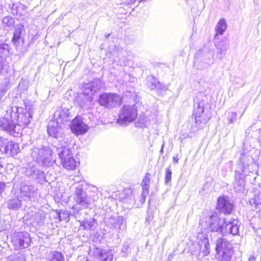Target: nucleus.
<instances>
[{
    "label": "nucleus",
    "mask_w": 261,
    "mask_h": 261,
    "mask_svg": "<svg viewBox=\"0 0 261 261\" xmlns=\"http://www.w3.org/2000/svg\"><path fill=\"white\" fill-rule=\"evenodd\" d=\"M239 221L232 219L226 221L225 219H221L216 213L200 220V225L205 227L212 232H217L222 236L227 233L233 236L237 235L239 232Z\"/></svg>",
    "instance_id": "nucleus-1"
},
{
    "label": "nucleus",
    "mask_w": 261,
    "mask_h": 261,
    "mask_svg": "<svg viewBox=\"0 0 261 261\" xmlns=\"http://www.w3.org/2000/svg\"><path fill=\"white\" fill-rule=\"evenodd\" d=\"M11 117L15 119L17 123V126H27L30 123V119L32 118V111H27L22 107L13 106L11 108Z\"/></svg>",
    "instance_id": "nucleus-2"
},
{
    "label": "nucleus",
    "mask_w": 261,
    "mask_h": 261,
    "mask_svg": "<svg viewBox=\"0 0 261 261\" xmlns=\"http://www.w3.org/2000/svg\"><path fill=\"white\" fill-rule=\"evenodd\" d=\"M138 110L135 105H125L120 110L117 122L121 125H127L137 118Z\"/></svg>",
    "instance_id": "nucleus-3"
},
{
    "label": "nucleus",
    "mask_w": 261,
    "mask_h": 261,
    "mask_svg": "<svg viewBox=\"0 0 261 261\" xmlns=\"http://www.w3.org/2000/svg\"><path fill=\"white\" fill-rule=\"evenodd\" d=\"M0 128L14 137L17 136L21 128L17 126L15 119L11 117V109L7 111V114L4 117L0 118Z\"/></svg>",
    "instance_id": "nucleus-4"
},
{
    "label": "nucleus",
    "mask_w": 261,
    "mask_h": 261,
    "mask_svg": "<svg viewBox=\"0 0 261 261\" xmlns=\"http://www.w3.org/2000/svg\"><path fill=\"white\" fill-rule=\"evenodd\" d=\"M232 244L224 238L220 237L216 241V250L220 261H230L233 254Z\"/></svg>",
    "instance_id": "nucleus-5"
},
{
    "label": "nucleus",
    "mask_w": 261,
    "mask_h": 261,
    "mask_svg": "<svg viewBox=\"0 0 261 261\" xmlns=\"http://www.w3.org/2000/svg\"><path fill=\"white\" fill-rule=\"evenodd\" d=\"M31 156L33 160L42 165L48 166L53 160L52 159V150L50 147H34Z\"/></svg>",
    "instance_id": "nucleus-6"
},
{
    "label": "nucleus",
    "mask_w": 261,
    "mask_h": 261,
    "mask_svg": "<svg viewBox=\"0 0 261 261\" xmlns=\"http://www.w3.org/2000/svg\"><path fill=\"white\" fill-rule=\"evenodd\" d=\"M102 87V83L98 79H95L92 82L85 84L84 87V91L77 98V101L82 100L79 102V105L83 108L85 106L87 101H91V98L88 95L90 93H94L100 90ZM92 93L91 94H92Z\"/></svg>",
    "instance_id": "nucleus-7"
},
{
    "label": "nucleus",
    "mask_w": 261,
    "mask_h": 261,
    "mask_svg": "<svg viewBox=\"0 0 261 261\" xmlns=\"http://www.w3.org/2000/svg\"><path fill=\"white\" fill-rule=\"evenodd\" d=\"M11 242L15 249H23L30 246L31 239L28 232H18L12 236Z\"/></svg>",
    "instance_id": "nucleus-8"
},
{
    "label": "nucleus",
    "mask_w": 261,
    "mask_h": 261,
    "mask_svg": "<svg viewBox=\"0 0 261 261\" xmlns=\"http://www.w3.org/2000/svg\"><path fill=\"white\" fill-rule=\"evenodd\" d=\"M197 248L193 251L194 254H201L204 256L210 252V244L207 234L203 231L200 232L197 235Z\"/></svg>",
    "instance_id": "nucleus-9"
},
{
    "label": "nucleus",
    "mask_w": 261,
    "mask_h": 261,
    "mask_svg": "<svg viewBox=\"0 0 261 261\" xmlns=\"http://www.w3.org/2000/svg\"><path fill=\"white\" fill-rule=\"evenodd\" d=\"M195 110L194 115L195 116V122L197 124L201 123H205L211 118V114L207 110H204V103L203 101L196 102L195 103Z\"/></svg>",
    "instance_id": "nucleus-10"
},
{
    "label": "nucleus",
    "mask_w": 261,
    "mask_h": 261,
    "mask_svg": "<svg viewBox=\"0 0 261 261\" xmlns=\"http://www.w3.org/2000/svg\"><path fill=\"white\" fill-rule=\"evenodd\" d=\"M59 144L57 147V151L59 158L61 160L63 166H66L69 168V165L67 164L68 158L72 156L71 151L68 147V145L66 141L63 140H59ZM71 168V166L70 167Z\"/></svg>",
    "instance_id": "nucleus-11"
},
{
    "label": "nucleus",
    "mask_w": 261,
    "mask_h": 261,
    "mask_svg": "<svg viewBox=\"0 0 261 261\" xmlns=\"http://www.w3.org/2000/svg\"><path fill=\"white\" fill-rule=\"evenodd\" d=\"M99 103L106 108L115 107L121 102L120 96L113 93H105L99 96Z\"/></svg>",
    "instance_id": "nucleus-12"
},
{
    "label": "nucleus",
    "mask_w": 261,
    "mask_h": 261,
    "mask_svg": "<svg viewBox=\"0 0 261 261\" xmlns=\"http://www.w3.org/2000/svg\"><path fill=\"white\" fill-rule=\"evenodd\" d=\"M70 127L72 132L77 135L85 134L88 128V126L83 122V119L80 116H77L72 120Z\"/></svg>",
    "instance_id": "nucleus-13"
},
{
    "label": "nucleus",
    "mask_w": 261,
    "mask_h": 261,
    "mask_svg": "<svg viewBox=\"0 0 261 261\" xmlns=\"http://www.w3.org/2000/svg\"><path fill=\"white\" fill-rule=\"evenodd\" d=\"M72 117L70 109L62 106L55 113L54 117L56 122L60 124H65L68 122Z\"/></svg>",
    "instance_id": "nucleus-14"
},
{
    "label": "nucleus",
    "mask_w": 261,
    "mask_h": 261,
    "mask_svg": "<svg viewBox=\"0 0 261 261\" xmlns=\"http://www.w3.org/2000/svg\"><path fill=\"white\" fill-rule=\"evenodd\" d=\"M216 208L220 213L228 214L232 210V204L227 198L220 197L218 199Z\"/></svg>",
    "instance_id": "nucleus-15"
},
{
    "label": "nucleus",
    "mask_w": 261,
    "mask_h": 261,
    "mask_svg": "<svg viewBox=\"0 0 261 261\" xmlns=\"http://www.w3.org/2000/svg\"><path fill=\"white\" fill-rule=\"evenodd\" d=\"M60 124H61L55 121H50L47 127L48 135L58 139L61 138L62 140H63L62 137L61 136L63 133V129ZM63 140H64V139Z\"/></svg>",
    "instance_id": "nucleus-16"
},
{
    "label": "nucleus",
    "mask_w": 261,
    "mask_h": 261,
    "mask_svg": "<svg viewBox=\"0 0 261 261\" xmlns=\"http://www.w3.org/2000/svg\"><path fill=\"white\" fill-rule=\"evenodd\" d=\"M36 192V188L33 185H22L20 188V196L24 200H31Z\"/></svg>",
    "instance_id": "nucleus-17"
},
{
    "label": "nucleus",
    "mask_w": 261,
    "mask_h": 261,
    "mask_svg": "<svg viewBox=\"0 0 261 261\" xmlns=\"http://www.w3.org/2000/svg\"><path fill=\"white\" fill-rule=\"evenodd\" d=\"M75 193V200L76 203L83 206L87 205L90 203V198L88 197L81 186H79L76 188Z\"/></svg>",
    "instance_id": "nucleus-18"
},
{
    "label": "nucleus",
    "mask_w": 261,
    "mask_h": 261,
    "mask_svg": "<svg viewBox=\"0 0 261 261\" xmlns=\"http://www.w3.org/2000/svg\"><path fill=\"white\" fill-rule=\"evenodd\" d=\"M4 148L2 152L11 156H14L19 152L18 144L12 141H9Z\"/></svg>",
    "instance_id": "nucleus-19"
},
{
    "label": "nucleus",
    "mask_w": 261,
    "mask_h": 261,
    "mask_svg": "<svg viewBox=\"0 0 261 261\" xmlns=\"http://www.w3.org/2000/svg\"><path fill=\"white\" fill-rule=\"evenodd\" d=\"M25 174L28 176L32 177L34 179H43L44 178V172L34 166L28 167L26 170Z\"/></svg>",
    "instance_id": "nucleus-20"
},
{
    "label": "nucleus",
    "mask_w": 261,
    "mask_h": 261,
    "mask_svg": "<svg viewBox=\"0 0 261 261\" xmlns=\"http://www.w3.org/2000/svg\"><path fill=\"white\" fill-rule=\"evenodd\" d=\"M23 32H24L23 25L21 23L17 24L15 28L12 38V42L15 45H19V40L22 38L21 35Z\"/></svg>",
    "instance_id": "nucleus-21"
},
{
    "label": "nucleus",
    "mask_w": 261,
    "mask_h": 261,
    "mask_svg": "<svg viewBox=\"0 0 261 261\" xmlns=\"http://www.w3.org/2000/svg\"><path fill=\"white\" fill-rule=\"evenodd\" d=\"M98 254L99 259L101 261H112L113 259V253L112 250L101 249H96Z\"/></svg>",
    "instance_id": "nucleus-22"
},
{
    "label": "nucleus",
    "mask_w": 261,
    "mask_h": 261,
    "mask_svg": "<svg viewBox=\"0 0 261 261\" xmlns=\"http://www.w3.org/2000/svg\"><path fill=\"white\" fill-rule=\"evenodd\" d=\"M80 226L85 230L94 229L96 226V220L94 218L85 219L83 221H80Z\"/></svg>",
    "instance_id": "nucleus-23"
},
{
    "label": "nucleus",
    "mask_w": 261,
    "mask_h": 261,
    "mask_svg": "<svg viewBox=\"0 0 261 261\" xmlns=\"http://www.w3.org/2000/svg\"><path fill=\"white\" fill-rule=\"evenodd\" d=\"M147 85L150 90L162 89V85L160 82L153 77H148Z\"/></svg>",
    "instance_id": "nucleus-24"
},
{
    "label": "nucleus",
    "mask_w": 261,
    "mask_h": 261,
    "mask_svg": "<svg viewBox=\"0 0 261 261\" xmlns=\"http://www.w3.org/2000/svg\"><path fill=\"white\" fill-rule=\"evenodd\" d=\"M227 28V24L225 20L224 19H221L218 22L215 30L216 34L215 37L218 35H222Z\"/></svg>",
    "instance_id": "nucleus-25"
},
{
    "label": "nucleus",
    "mask_w": 261,
    "mask_h": 261,
    "mask_svg": "<svg viewBox=\"0 0 261 261\" xmlns=\"http://www.w3.org/2000/svg\"><path fill=\"white\" fill-rule=\"evenodd\" d=\"M234 188L237 191H241L245 187V181L244 178L240 175L236 176V180L233 185Z\"/></svg>",
    "instance_id": "nucleus-26"
},
{
    "label": "nucleus",
    "mask_w": 261,
    "mask_h": 261,
    "mask_svg": "<svg viewBox=\"0 0 261 261\" xmlns=\"http://www.w3.org/2000/svg\"><path fill=\"white\" fill-rule=\"evenodd\" d=\"M216 47L218 50V53L222 56L226 54L228 48V44L226 41H221L216 45Z\"/></svg>",
    "instance_id": "nucleus-27"
},
{
    "label": "nucleus",
    "mask_w": 261,
    "mask_h": 261,
    "mask_svg": "<svg viewBox=\"0 0 261 261\" xmlns=\"http://www.w3.org/2000/svg\"><path fill=\"white\" fill-rule=\"evenodd\" d=\"M21 206V201L17 198L9 200L8 202V207L10 210H17Z\"/></svg>",
    "instance_id": "nucleus-28"
},
{
    "label": "nucleus",
    "mask_w": 261,
    "mask_h": 261,
    "mask_svg": "<svg viewBox=\"0 0 261 261\" xmlns=\"http://www.w3.org/2000/svg\"><path fill=\"white\" fill-rule=\"evenodd\" d=\"M249 100L246 97H243L242 99H241L238 102V103L234 106L236 108H237L238 106H240V107L243 108V111L241 114L240 117L243 116L245 111L247 109L249 103Z\"/></svg>",
    "instance_id": "nucleus-29"
},
{
    "label": "nucleus",
    "mask_w": 261,
    "mask_h": 261,
    "mask_svg": "<svg viewBox=\"0 0 261 261\" xmlns=\"http://www.w3.org/2000/svg\"><path fill=\"white\" fill-rule=\"evenodd\" d=\"M2 22L5 27L10 28L14 26L15 20L12 16H7L3 18Z\"/></svg>",
    "instance_id": "nucleus-30"
},
{
    "label": "nucleus",
    "mask_w": 261,
    "mask_h": 261,
    "mask_svg": "<svg viewBox=\"0 0 261 261\" xmlns=\"http://www.w3.org/2000/svg\"><path fill=\"white\" fill-rule=\"evenodd\" d=\"M150 175L151 174L149 173H147L146 174L141 183L142 189L149 191L150 186Z\"/></svg>",
    "instance_id": "nucleus-31"
},
{
    "label": "nucleus",
    "mask_w": 261,
    "mask_h": 261,
    "mask_svg": "<svg viewBox=\"0 0 261 261\" xmlns=\"http://www.w3.org/2000/svg\"><path fill=\"white\" fill-rule=\"evenodd\" d=\"M66 161L67 162V164H68V165H69V167L71 166V168H68V167L63 166V167L66 169L67 170H74L77 167V163L75 161L73 156H71L70 157L68 158L67 160Z\"/></svg>",
    "instance_id": "nucleus-32"
},
{
    "label": "nucleus",
    "mask_w": 261,
    "mask_h": 261,
    "mask_svg": "<svg viewBox=\"0 0 261 261\" xmlns=\"http://www.w3.org/2000/svg\"><path fill=\"white\" fill-rule=\"evenodd\" d=\"M249 202L250 204H254L255 206L260 204L261 203V192L254 194V197L250 199Z\"/></svg>",
    "instance_id": "nucleus-33"
},
{
    "label": "nucleus",
    "mask_w": 261,
    "mask_h": 261,
    "mask_svg": "<svg viewBox=\"0 0 261 261\" xmlns=\"http://www.w3.org/2000/svg\"><path fill=\"white\" fill-rule=\"evenodd\" d=\"M9 46L0 39V57L3 55H7L9 53Z\"/></svg>",
    "instance_id": "nucleus-34"
},
{
    "label": "nucleus",
    "mask_w": 261,
    "mask_h": 261,
    "mask_svg": "<svg viewBox=\"0 0 261 261\" xmlns=\"http://www.w3.org/2000/svg\"><path fill=\"white\" fill-rule=\"evenodd\" d=\"M64 257L61 252L54 251L52 253L50 261H64Z\"/></svg>",
    "instance_id": "nucleus-35"
},
{
    "label": "nucleus",
    "mask_w": 261,
    "mask_h": 261,
    "mask_svg": "<svg viewBox=\"0 0 261 261\" xmlns=\"http://www.w3.org/2000/svg\"><path fill=\"white\" fill-rule=\"evenodd\" d=\"M10 261H25L24 254L22 252H19L16 254L11 256Z\"/></svg>",
    "instance_id": "nucleus-36"
},
{
    "label": "nucleus",
    "mask_w": 261,
    "mask_h": 261,
    "mask_svg": "<svg viewBox=\"0 0 261 261\" xmlns=\"http://www.w3.org/2000/svg\"><path fill=\"white\" fill-rule=\"evenodd\" d=\"M237 113L234 112H229L227 115V120L229 123L234 122L237 120Z\"/></svg>",
    "instance_id": "nucleus-37"
},
{
    "label": "nucleus",
    "mask_w": 261,
    "mask_h": 261,
    "mask_svg": "<svg viewBox=\"0 0 261 261\" xmlns=\"http://www.w3.org/2000/svg\"><path fill=\"white\" fill-rule=\"evenodd\" d=\"M19 3L18 4H13L11 9H12V13L13 15H22V13L19 12Z\"/></svg>",
    "instance_id": "nucleus-38"
},
{
    "label": "nucleus",
    "mask_w": 261,
    "mask_h": 261,
    "mask_svg": "<svg viewBox=\"0 0 261 261\" xmlns=\"http://www.w3.org/2000/svg\"><path fill=\"white\" fill-rule=\"evenodd\" d=\"M123 224V218L121 216H117V220L115 222L113 227L117 229H120L121 226Z\"/></svg>",
    "instance_id": "nucleus-39"
},
{
    "label": "nucleus",
    "mask_w": 261,
    "mask_h": 261,
    "mask_svg": "<svg viewBox=\"0 0 261 261\" xmlns=\"http://www.w3.org/2000/svg\"><path fill=\"white\" fill-rule=\"evenodd\" d=\"M172 172L170 169V168H168L166 169L165 174V183L168 184L170 182L171 180Z\"/></svg>",
    "instance_id": "nucleus-40"
},
{
    "label": "nucleus",
    "mask_w": 261,
    "mask_h": 261,
    "mask_svg": "<svg viewBox=\"0 0 261 261\" xmlns=\"http://www.w3.org/2000/svg\"><path fill=\"white\" fill-rule=\"evenodd\" d=\"M8 141L7 139L0 136V151H2L3 149L6 146L7 144L8 143Z\"/></svg>",
    "instance_id": "nucleus-41"
},
{
    "label": "nucleus",
    "mask_w": 261,
    "mask_h": 261,
    "mask_svg": "<svg viewBox=\"0 0 261 261\" xmlns=\"http://www.w3.org/2000/svg\"><path fill=\"white\" fill-rule=\"evenodd\" d=\"M149 194V191L146 190L142 189L141 197H140V201L142 203H144L145 201L146 198L147 197Z\"/></svg>",
    "instance_id": "nucleus-42"
},
{
    "label": "nucleus",
    "mask_w": 261,
    "mask_h": 261,
    "mask_svg": "<svg viewBox=\"0 0 261 261\" xmlns=\"http://www.w3.org/2000/svg\"><path fill=\"white\" fill-rule=\"evenodd\" d=\"M116 220H117V217H110L108 219L107 223L113 226L115 224V222L116 221Z\"/></svg>",
    "instance_id": "nucleus-43"
},
{
    "label": "nucleus",
    "mask_w": 261,
    "mask_h": 261,
    "mask_svg": "<svg viewBox=\"0 0 261 261\" xmlns=\"http://www.w3.org/2000/svg\"><path fill=\"white\" fill-rule=\"evenodd\" d=\"M19 12H21L23 13L24 11H26L27 9V7L24 5L21 4L19 3Z\"/></svg>",
    "instance_id": "nucleus-44"
},
{
    "label": "nucleus",
    "mask_w": 261,
    "mask_h": 261,
    "mask_svg": "<svg viewBox=\"0 0 261 261\" xmlns=\"http://www.w3.org/2000/svg\"><path fill=\"white\" fill-rule=\"evenodd\" d=\"M5 187V183L0 181V194L4 191Z\"/></svg>",
    "instance_id": "nucleus-45"
},
{
    "label": "nucleus",
    "mask_w": 261,
    "mask_h": 261,
    "mask_svg": "<svg viewBox=\"0 0 261 261\" xmlns=\"http://www.w3.org/2000/svg\"><path fill=\"white\" fill-rule=\"evenodd\" d=\"M7 92V89L5 88L2 89L0 90V100L2 99L3 97L6 94Z\"/></svg>",
    "instance_id": "nucleus-46"
},
{
    "label": "nucleus",
    "mask_w": 261,
    "mask_h": 261,
    "mask_svg": "<svg viewBox=\"0 0 261 261\" xmlns=\"http://www.w3.org/2000/svg\"><path fill=\"white\" fill-rule=\"evenodd\" d=\"M128 248V246L127 244L125 243L122 248V251L125 252L127 250Z\"/></svg>",
    "instance_id": "nucleus-47"
},
{
    "label": "nucleus",
    "mask_w": 261,
    "mask_h": 261,
    "mask_svg": "<svg viewBox=\"0 0 261 261\" xmlns=\"http://www.w3.org/2000/svg\"><path fill=\"white\" fill-rule=\"evenodd\" d=\"M136 2H137V0H127L126 2L128 5L134 4Z\"/></svg>",
    "instance_id": "nucleus-48"
},
{
    "label": "nucleus",
    "mask_w": 261,
    "mask_h": 261,
    "mask_svg": "<svg viewBox=\"0 0 261 261\" xmlns=\"http://www.w3.org/2000/svg\"><path fill=\"white\" fill-rule=\"evenodd\" d=\"M152 218H153V217L152 215L148 216L146 218V221H147L148 222H150L152 220Z\"/></svg>",
    "instance_id": "nucleus-49"
},
{
    "label": "nucleus",
    "mask_w": 261,
    "mask_h": 261,
    "mask_svg": "<svg viewBox=\"0 0 261 261\" xmlns=\"http://www.w3.org/2000/svg\"><path fill=\"white\" fill-rule=\"evenodd\" d=\"M248 261H255V258L253 256H251L249 258Z\"/></svg>",
    "instance_id": "nucleus-50"
},
{
    "label": "nucleus",
    "mask_w": 261,
    "mask_h": 261,
    "mask_svg": "<svg viewBox=\"0 0 261 261\" xmlns=\"http://www.w3.org/2000/svg\"><path fill=\"white\" fill-rule=\"evenodd\" d=\"M61 213H59V214L58 215V217H59V220L61 221H62L63 219H65V217L62 218V217H61Z\"/></svg>",
    "instance_id": "nucleus-51"
},
{
    "label": "nucleus",
    "mask_w": 261,
    "mask_h": 261,
    "mask_svg": "<svg viewBox=\"0 0 261 261\" xmlns=\"http://www.w3.org/2000/svg\"><path fill=\"white\" fill-rule=\"evenodd\" d=\"M164 145V144H163V145H162V147H161V150H160V152H161V153H162V154L163 153Z\"/></svg>",
    "instance_id": "nucleus-52"
},
{
    "label": "nucleus",
    "mask_w": 261,
    "mask_h": 261,
    "mask_svg": "<svg viewBox=\"0 0 261 261\" xmlns=\"http://www.w3.org/2000/svg\"><path fill=\"white\" fill-rule=\"evenodd\" d=\"M173 160H174L175 162L177 163V162H178V159H176V157H173Z\"/></svg>",
    "instance_id": "nucleus-53"
},
{
    "label": "nucleus",
    "mask_w": 261,
    "mask_h": 261,
    "mask_svg": "<svg viewBox=\"0 0 261 261\" xmlns=\"http://www.w3.org/2000/svg\"><path fill=\"white\" fill-rule=\"evenodd\" d=\"M23 83H24V82H23V81H22V82H20L19 83V85H18V87H20L21 85L22 84H23Z\"/></svg>",
    "instance_id": "nucleus-54"
},
{
    "label": "nucleus",
    "mask_w": 261,
    "mask_h": 261,
    "mask_svg": "<svg viewBox=\"0 0 261 261\" xmlns=\"http://www.w3.org/2000/svg\"><path fill=\"white\" fill-rule=\"evenodd\" d=\"M213 57V55L212 54H211L210 55V57H209V59H211V58Z\"/></svg>",
    "instance_id": "nucleus-55"
},
{
    "label": "nucleus",
    "mask_w": 261,
    "mask_h": 261,
    "mask_svg": "<svg viewBox=\"0 0 261 261\" xmlns=\"http://www.w3.org/2000/svg\"><path fill=\"white\" fill-rule=\"evenodd\" d=\"M2 66L1 64H0V72L2 71Z\"/></svg>",
    "instance_id": "nucleus-56"
},
{
    "label": "nucleus",
    "mask_w": 261,
    "mask_h": 261,
    "mask_svg": "<svg viewBox=\"0 0 261 261\" xmlns=\"http://www.w3.org/2000/svg\"><path fill=\"white\" fill-rule=\"evenodd\" d=\"M109 36H110V34H108V35H106V38H108L109 37Z\"/></svg>",
    "instance_id": "nucleus-57"
},
{
    "label": "nucleus",
    "mask_w": 261,
    "mask_h": 261,
    "mask_svg": "<svg viewBox=\"0 0 261 261\" xmlns=\"http://www.w3.org/2000/svg\"><path fill=\"white\" fill-rule=\"evenodd\" d=\"M63 215H65V216H67V214L64 212L63 213H62Z\"/></svg>",
    "instance_id": "nucleus-58"
}]
</instances>
